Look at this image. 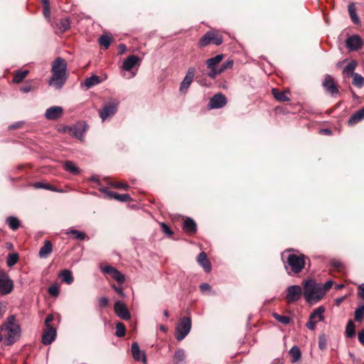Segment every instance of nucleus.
<instances>
[{"label":"nucleus","mask_w":364,"mask_h":364,"mask_svg":"<svg viewBox=\"0 0 364 364\" xmlns=\"http://www.w3.org/2000/svg\"><path fill=\"white\" fill-rule=\"evenodd\" d=\"M118 102L113 101L103 106L99 111L100 117L103 122L105 121L107 118L115 114L118 109Z\"/></svg>","instance_id":"10"},{"label":"nucleus","mask_w":364,"mask_h":364,"mask_svg":"<svg viewBox=\"0 0 364 364\" xmlns=\"http://www.w3.org/2000/svg\"><path fill=\"white\" fill-rule=\"evenodd\" d=\"M43 14L44 16L48 18L50 16V7H49V5L48 6H43Z\"/></svg>","instance_id":"64"},{"label":"nucleus","mask_w":364,"mask_h":364,"mask_svg":"<svg viewBox=\"0 0 364 364\" xmlns=\"http://www.w3.org/2000/svg\"><path fill=\"white\" fill-rule=\"evenodd\" d=\"M59 277L67 284H71L74 281L73 274L69 269L62 270L59 274Z\"/></svg>","instance_id":"29"},{"label":"nucleus","mask_w":364,"mask_h":364,"mask_svg":"<svg viewBox=\"0 0 364 364\" xmlns=\"http://www.w3.org/2000/svg\"><path fill=\"white\" fill-rule=\"evenodd\" d=\"M63 168L67 172L73 175H78L80 173V168L71 161H66L63 164Z\"/></svg>","instance_id":"28"},{"label":"nucleus","mask_w":364,"mask_h":364,"mask_svg":"<svg viewBox=\"0 0 364 364\" xmlns=\"http://www.w3.org/2000/svg\"><path fill=\"white\" fill-rule=\"evenodd\" d=\"M54 319V317L53 316V314H48L46 318V320H45V326L46 328H53L51 325H50V322H52Z\"/></svg>","instance_id":"57"},{"label":"nucleus","mask_w":364,"mask_h":364,"mask_svg":"<svg viewBox=\"0 0 364 364\" xmlns=\"http://www.w3.org/2000/svg\"><path fill=\"white\" fill-rule=\"evenodd\" d=\"M226 103L227 99L225 96L222 93H218L210 98L208 107L210 109H219L223 107Z\"/></svg>","instance_id":"16"},{"label":"nucleus","mask_w":364,"mask_h":364,"mask_svg":"<svg viewBox=\"0 0 364 364\" xmlns=\"http://www.w3.org/2000/svg\"><path fill=\"white\" fill-rule=\"evenodd\" d=\"M33 90V86L31 85H25L20 87V91L23 93H28Z\"/></svg>","instance_id":"59"},{"label":"nucleus","mask_w":364,"mask_h":364,"mask_svg":"<svg viewBox=\"0 0 364 364\" xmlns=\"http://www.w3.org/2000/svg\"><path fill=\"white\" fill-rule=\"evenodd\" d=\"M273 317L277 321H279V323H282V324H288L290 321H291V318L289 316H284V315H280L277 313H274L273 314Z\"/></svg>","instance_id":"44"},{"label":"nucleus","mask_w":364,"mask_h":364,"mask_svg":"<svg viewBox=\"0 0 364 364\" xmlns=\"http://www.w3.org/2000/svg\"><path fill=\"white\" fill-rule=\"evenodd\" d=\"M115 200L121 201V202H128L132 200V198L127 193H123V194L117 193Z\"/></svg>","instance_id":"49"},{"label":"nucleus","mask_w":364,"mask_h":364,"mask_svg":"<svg viewBox=\"0 0 364 364\" xmlns=\"http://www.w3.org/2000/svg\"><path fill=\"white\" fill-rule=\"evenodd\" d=\"M48 292L50 295L57 296L59 294L58 287L56 286H51L48 288Z\"/></svg>","instance_id":"55"},{"label":"nucleus","mask_w":364,"mask_h":364,"mask_svg":"<svg viewBox=\"0 0 364 364\" xmlns=\"http://www.w3.org/2000/svg\"><path fill=\"white\" fill-rule=\"evenodd\" d=\"M289 355L292 363H295L299 360L301 358V353L299 348L296 346H294L289 351Z\"/></svg>","instance_id":"31"},{"label":"nucleus","mask_w":364,"mask_h":364,"mask_svg":"<svg viewBox=\"0 0 364 364\" xmlns=\"http://www.w3.org/2000/svg\"><path fill=\"white\" fill-rule=\"evenodd\" d=\"M131 350L133 358L136 361H143L144 363L146 362V355L144 352L140 350L139 346L136 342L132 343Z\"/></svg>","instance_id":"21"},{"label":"nucleus","mask_w":364,"mask_h":364,"mask_svg":"<svg viewBox=\"0 0 364 364\" xmlns=\"http://www.w3.org/2000/svg\"><path fill=\"white\" fill-rule=\"evenodd\" d=\"M115 328H116L115 335L117 337H119V338L123 337L125 335L126 328H125L124 325L122 323L118 322L116 324Z\"/></svg>","instance_id":"45"},{"label":"nucleus","mask_w":364,"mask_h":364,"mask_svg":"<svg viewBox=\"0 0 364 364\" xmlns=\"http://www.w3.org/2000/svg\"><path fill=\"white\" fill-rule=\"evenodd\" d=\"M196 74V68L194 67L188 68L187 73L181 82L180 91L182 92H186L190 85H191Z\"/></svg>","instance_id":"13"},{"label":"nucleus","mask_w":364,"mask_h":364,"mask_svg":"<svg viewBox=\"0 0 364 364\" xmlns=\"http://www.w3.org/2000/svg\"><path fill=\"white\" fill-rule=\"evenodd\" d=\"M322 85L325 91L328 93H330L333 97L337 95L339 92L338 88L336 85L334 80L328 74H326L324 75V80L322 82Z\"/></svg>","instance_id":"11"},{"label":"nucleus","mask_w":364,"mask_h":364,"mask_svg":"<svg viewBox=\"0 0 364 364\" xmlns=\"http://www.w3.org/2000/svg\"><path fill=\"white\" fill-rule=\"evenodd\" d=\"M286 299L288 304H291L298 301L301 298L304 291L299 285H291L287 288Z\"/></svg>","instance_id":"9"},{"label":"nucleus","mask_w":364,"mask_h":364,"mask_svg":"<svg viewBox=\"0 0 364 364\" xmlns=\"http://www.w3.org/2000/svg\"><path fill=\"white\" fill-rule=\"evenodd\" d=\"M197 262L200 266L203 267L205 272H210L211 271L212 265L205 252H201L199 253L197 257Z\"/></svg>","instance_id":"20"},{"label":"nucleus","mask_w":364,"mask_h":364,"mask_svg":"<svg viewBox=\"0 0 364 364\" xmlns=\"http://www.w3.org/2000/svg\"><path fill=\"white\" fill-rule=\"evenodd\" d=\"M183 230L189 234H195L197 232V225L192 218H187L183 222Z\"/></svg>","instance_id":"23"},{"label":"nucleus","mask_w":364,"mask_h":364,"mask_svg":"<svg viewBox=\"0 0 364 364\" xmlns=\"http://www.w3.org/2000/svg\"><path fill=\"white\" fill-rule=\"evenodd\" d=\"M29 71L28 70H17L14 73V75L13 77V82L14 83L18 84L23 81V80L27 76Z\"/></svg>","instance_id":"30"},{"label":"nucleus","mask_w":364,"mask_h":364,"mask_svg":"<svg viewBox=\"0 0 364 364\" xmlns=\"http://www.w3.org/2000/svg\"><path fill=\"white\" fill-rule=\"evenodd\" d=\"M355 324L352 320H349L346 327V336L347 338H353L355 334Z\"/></svg>","instance_id":"35"},{"label":"nucleus","mask_w":364,"mask_h":364,"mask_svg":"<svg viewBox=\"0 0 364 364\" xmlns=\"http://www.w3.org/2000/svg\"><path fill=\"white\" fill-rule=\"evenodd\" d=\"M351 77H353L352 84L354 86L358 88H361L364 86V77L361 75L356 73Z\"/></svg>","instance_id":"37"},{"label":"nucleus","mask_w":364,"mask_h":364,"mask_svg":"<svg viewBox=\"0 0 364 364\" xmlns=\"http://www.w3.org/2000/svg\"><path fill=\"white\" fill-rule=\"evenodd\" d=\"M316 321H313V319H311V318L309 317V321L306 323V326L308 329L314 331L316 328Z\"/></svg>","instance_id":"58"},{"label":"nucleus","mask_w":364,"mask_h":364,"mask_svg":"<svg viewBox=\"0 0 364 364\" xmlns=\"http://www.w3.org/2000/svg\"><path fill=\"white\" fill-rule=\"evenodd\" d=\"M358 338L359 342L364 346V329L358 332Z\"/></svg>","instance_id":"63"},{"label":"nucleus","mask_w":364,"mask_h":364,"mask_svg":"<svg viewBox=\"0 0 364 364\" xmlns=\"http://www.w3.org/2000/svg\"><path fill=\"white\" fill-rule=\"evenodd\" d=\"M223 43V38L221 35L217 34L213 31H207L199 40L198 47L200 48H205L210 44L220 46Z\"/></svg>","instance_id":"5"},{"label":"nucleus","mask_w":364,"mask_h":364,"mask_svg":"<svg viewBox=\"0 0 364 364\" xmlns=\"http://www.w3.org/2000/svg\"><path fill=\"white\" fill-rule=\"evenodd\" d=\"M161 227L162 231L168 235V236H171L173 234V232L171 230V229L164 223H161Z\"/></svg>","instance_id":"53"},{"label":"nucleus","mask_w":364,"mask_h":364,"mask_svg":"<svg viewBox=\"0 0 364 364\" xmlns=\"http://www.w3.org/2000/svg\"><path fill=\"white\" fill-rule=\"evenodd\" d=\"M304 296L307 303L315 304L323 296V291L320 284H316L314 280L309 279L304 284Z\"/></svg>","instance_id":"4"},{"label":"nucleus","mask_w":364,"mask_h":364,"mask_svg":"<svg viewBox=\"0 0 364 364\" xmlns=\"http://www.w3.org/2000/svg\"><path fill=\"white\" fill-rule=\"evenodd\" d=\"M53 251V245L50 240H46L41 247L38 255L41 258H46Z\"/></svg>","instance_id":"24"},{"label":"nucleus","mask_w":364,"mask_h":364,"mask_svg":"<svg viewBox=\"0 0 364 364\" xmlns=\"http://www.w3.org/2000/svg\"><path fill=\"white\" fill-rule=\"evenodd\" d=\"M210 288H211V287L208 283H202L200 285V289L201 292H205L208 290H210Z\"/></svg>","instance_id":"62"},{"label":"nucleus","mask_w":364,"mask_h":364,"mask_svg":"<svg viewBox=\"0 0 364 364\" xmlns=\"http://www.w3.org/2000/svg\"><path fill=\"white\" fill-rule=\"evenodd\" d=\"M333 282L331 280L326 282L321 287V289L323 291V295L328 291L332 287Z\"/></svg>","instance_id":"54"},{"label":"nucleus","mask_w":364,"mask_h":364,"mask_svg":"<svg viewBox=\"0 0 364 364\" xmlns=\"http://www.w3.org/2000/svg\"><path fill=\"white\" fill-rule=\"evenodd\" d=\"M140 59L137 55H131L128 56L122 63V69L130 71L139 62Z\"/></svg>","instance_id":"19"},{"label":"nucleus","mask_w":364,"mask_h":364,"mask_svg":"<svg viewBox=\"0 0 364 364\" xmlns=\"http://www.w3.org/2000/svg\"><path fill=\"white\" fill-rule=\"evenodd\" d=\"M63 109L60 106H53L48 108L45 112V117L49 120H56L63 114Z\"/></svg>","instance_id":"18"},{"label":"nucleus","mask_w":364,"mask_h":364,"mask_svg":"<svg viewBox=\"0 0 364 364\" xmlns=\"http://www.w3.org/2000/svg\"><path fill=\"white\" fill-rule=\"evenodd\" d=\"M191 329V317H183L180 319L176 328V338L178 341H182L189 333Z\"/></svg>","instance_id":"6"},{"label":"nucleus","mask_w":364,"mask_h":364,"mask_svg":"<svg viewBox=\"0 0 364 364\" xmlns=\"http://www.w3.org/2000/svg\"><path fill=\"white\" fill-rule=\"evenodd\" d=\"M224 58L223 54L217 55L215 57L210 58L208 59L205 62L208 68L209 69V72L208 73V77L211 79H215L217 75H219L218 69H219V63Z\"/></svg>","instance_id":"7"},{"label":"nucleus","mask_w":364,"mask_h":364,"mask_svg":"<svg viewBox=\"0 0 364 364\" xmlns=\"http://www.w3.org/2000/svg\"><path fill=\"white\" fill-rule=\"evenodd\" d=\"M70 27V21L68 18L61 19L59 28L62 32L68 31Z\"/></svg>","instance_id":"47"},{"label":"nucleus","mask_w":364,"mask_h":364,"mask_svg":"<svg viewBox=\"0 0 364 364\" xmlns=\"http://www.w3.org/2000/svg\"><path fill=\"white\" fill-rule=\"evenodd\" d=\"M324 308L323 306H319L310 315L311 319H314V318H318L319 321H323L324 320L323 316Z\"/></svg>","instance_id":"38"},{"label":"nucleus","mask_w":364,"mask_h":364,"mask_svg":"<svg viewBox=\"0 0 364 364\" xmlns=\"http://www.w3.org/2000/svg\"><path fill=\"white\" fill-rule=\"evenodd\" d=\"M364 318V305L359 306L355 311V321L362 322Z\"/></svg>","instance_id":"40"},{"label":"nucleus","mask_w":364,"mask_h":364,"mask_svg":"<svg viewBox=\"0 0 364 364\" xmlns=\"http://www.w3.org/2000/svg\"><path fill=\"white\" fill-rule=\"evenodd\" d=\"M67 62L60 57L57 58L52 63L51 77L48 83L50 87L56 90H61L68 79Z\"/></svg>","instance_id":"2"},{"label":"nucleus","mask_w":364,"mask_h":364,"mask_svg":"<svg viewBox=\"0 0 364 364\" xmlns=\"http://www.w3.org/2000/svg\"><path fill=\"white\" fill-rule=\"evenodd\" d=\"M4 330L6 332L5 343L6 346H12L20 338L21 329L20 325L16 323L15 315H10L6 321L0 326V331Z\"/></svg>","instance_id":"3"},{"label":"nucleus","mask_w":364,"mask_h":364,"mask_svg":"<svg viewBox=\"0 0 364 364\" xmlns=\"http://www.w3.org/2000/svg\"><path fill=\"white\" fill-rule=\"evenodd\" d=\"M186 359V354L185 351L182 348L177 349L173 355V364H184Z\"/></svg>","instance_id":"27"},{"label":"nucleus","mask_w":364,"mask_h":364,"mask_svg":"<svg viewBox=\"0 0 364 364\" xmlns=\"http://www.w3.org/2000/svg\"><path fill=\"white\" fill-rule=\"evenodd\" d=\"M18 253H12L9 254L7 257L6 264L8 267H13L16 264L18 260Z\"/></svg>","instance_id":"42"},{"label":"nucleus","mask_w":364,"mask_h":364,"mask_svg":"<svg viewBox=\"0 0 364 364\" xmlns=\"http://www.w3.org/2000/svg\"><path fill=\"white\" fill-rule=\"evenodd\" d=\"M112 288H113V289H114L116 292H117V293L119 294V296H120L121 297H122V298H124V297H125V296H126V295H125V294H124V291H123V289H122V287H117L116 285H112Z\"/></svg>","instance_id":"60"},{"label":"nucleus","mask_w":364,"mask_h":364,"mask_svg":"<svg viewBox=\"0 0 364 364\" xmlns=\"http://www.w3.org/2000/svg\"><path fill=\"white\" fill-rule=\"evenodd\" d=\"M101 191L105 193L109 199H115L116 195L117 193L112 191H108L106 188H101Z\"/></svg>","instance_id":"52"},{"label":"nucleus","mask_w":364,"mask_h":364,"mask_svg":"<svg viewBox=\"0 0 364 364\" xmlns=\"http://www.w3.org/2000/svg\"><path fill=\"white\" fill-rule=\"evenodd\" d=\"M87 127L88 126L85 122H80L72 127H68V129L70 135L80 139L83 137Z\"/></svg>","instance_id":"12"},{"label":"nucleus","mask_w":364,"mask_h":364,"mask_svg":"<svg viewBox=\"0 0 364 364\" xmlns=\"http://www.w3.org/2000/svg\"><path fill=\"white\" fill-rule=\"evenodd\" d=\"M6 223L12 230H17L20 226V220L14 216L8 217Z\"/></svg>","instance_id":"32"},{"label":"nucleus","mask_w":364,"mask_h":364,"mask_svg":"<svg viewBox=\"0 0 364 364\" xmlns=\"http://www.w3.org/2000/svg\"><path fill=\"white\" fill-rule=\"evenodd\" d=\"M358 294L363 300H364V284H362L358 287Z\"/></svg>","instance_id":"61"},{"label":"nucleus","mask_w":364,"mask_h":364,"mask_svg":"<svg viewBox=\"0 0 364 364\" xmlns=\"http://www.w3.org/2000/svg\"><path fill=\"white\" fill-rule=\"evenodd\" d=\"M33 187L37 189L43 188V189L55 191V192H61L62 191L61 190H58V188H56L55 187L53 186L52 185H50L49 183H44L42 182H36V183H33Z\"/></svg>","instance_id":"36"},{"label":"nucleus","mask_w":364,"mask_h":364,"mask_svg":"<svg viewBox=\"0 0 364 364\" xmlns=\"http://www.w3.org/2000/svg\"><path fill=\"white\" fill-rule=\"evenodd\" d=\"M66 234H72L75 236V238L78 240H84L87 237L86 234L84 232H81L75 229H70Z\"/></svg>","instance_id":"39"},{"label":"nucleus","mask_w":364,"mask_h":364,"mask_svg":"<svg viewBox=\"0 0 364 364\" xmlns=\"http://www.w3.org/2000/svg\"><path fill=\"white\" fill-rule=\"evenodd\" d=\"M274 97L279 102H288L290 98L288 97L289 92L287 91H279L276 88L272 90Z\"/></svg>","instance_id":"26"},{"label":"nucleus","mask_w":364,"mask_h":364,"mask_svg":"<svg viewBox=\"0 0 364 364\" xmlns=\"http://www.w3.org/2000/svg\"><path fill=\"white\" fill-rule=\"evenodd\" d=\"M348 10L352 21L355 24H358L360 23V19L356 14V11L353 3H350L348 4Z\"/></svg>","instance_id":"34"},{"label":"nucleus","mask_w":364,"mask_h":364,"mask_svg":"<svg viewBox=\"0 0 364 364\" xmlns=\"http://www.w3.org/2000/svg\"><path fill=\"white\" fill-rule=\"evenodd\" d=\"M110 185L114 188H122L127 190L129 188V185L127 183H121V182H112Z\"/></svg>","instance_id":"51"},{"label":"nucleus","mask_w":364,"mask_h":364,"mask_svg":"<svg viewBox=\"0 0 364 364\" xmlns=\"http://www.w3.org/2000/svg\"><path fill=\"white\" fill-rule=\"evenodd\" d=\"M57 336L55 328H46L42 335L41 342L43 345L48 346L53 343Z\"/></svg>","instance_id":"17"},{"label":"nucleus","mask_w":364,"mask_h":364,"mask_svg":"<svg viewBox=\"0 0 364 364\" xmlns=\"http://www.w3.org/2000/svg\"><path fill=\"white\" fill-rule=\"evenodd\" d=\"M363 42L358 35H353L348 37L346 42V46L350 51H356L363 47Z\"/></svg>","instance_id":"15"},{"label":"nucleus","mask_w":364,"mask_h":364,"mask_svg":"<svg viewBox=\"0 0 364 364\" xmlns=\"http://www.w3.org/2000/svg\"><path fill=\"white\" fill-rule=\"evenodd\" d=\"M101 79L99 76L96 75H92V76L87 77L84 82L81 83L82 87H85L87 89H89L93 86H95L101 82Z\"/></svg>","instance_id":"25"},{"label":"nucleus","mask_w":364,"mask_h":364,"mask_svg":"<svg viewBox=\"0 0 364 364\" xmlns=\"http://www.w3.org/2000/svg\"><path fill=\"white\" fill-rule=\"evenodd\" d=\"M112 39L108 35H102L99 38V43L105 49H107L111 43Z\"/></svg>","instance_id":"41"},{"label":"nucleus","mask_w":364,"mask_h":364,"mask_svg":"<svg viewBox=\"0 0 364 364\" xmlns=\"http://www.w3.org/2000/svg\"><path fill=\"white\" fill-rule=\"evenodd\" d=\"M364 119V106L353 113L348 120V126H353Z\"/></svg>","instance_id":"22"},{"label":"nucleus","mask_w":364,"mask_h":364,"mask_svg":"<svg viewBox=\"0 0 364 364\" xmlns=\"http://www.w3.org/2000/svg\"><path fill=\"white\" fill-rule=\"evenodd\" d=\"M115 270H116V268L111 265H106L102 268V272L104 274H109L111 277L112 276V274Z\"/></svg>","instance_id":"50"},{"label":"nucleus","mask_w":364,"mask_h":364,"mask_svg":"<svg viewBox=\"0 0 364 364\" xmlns=\"http://www.w3.org/2000/svg\"><path fill=\"white\" fill-rule=\"evenodd\" d=\"M357 63L355 60H351L348 65L343 68V73L348 77L353 76L355 73L354 72Z\"/></svg>","instance_id":"33"},{"label":"nucleus","mask_w":364,"mask_h":364,"mask_svg":"<svg viewBox=\"0 0 364 364\" xmlns=\"http://www.w3.org/2000/svg\"><path fill=\"white\" fill-rule=\"evenodd\" d=\"M233 65V61L232 60H228L224 62L218 69L219 75L221 74L223 72H224L227 69L232 68Z\"/></svg>","instance_id":"48"},{"label":"nucleus","mask_w":364,"mask_h":364,"mask_svg":"<svg viewBox=\"0 0 364 364\" xmlns=\"http://www.w3.org/2000/svg\"><path fill=\"white\" fill-rule=\"evenodd\" d=\"M14 289V282L8 274L3 269L0 270V293L3 295L9 294Z\"/></svg>","instance_id":"8"},{"label":"nucleus","mask_w":364,"mask_h":364,"mask_svg":"<svg viewBox=\"0 0 364 364\" xmlns=\"http://www.w3.org/2000/svg\"><path fill=\"white\" fill-rule=\"evenodd\" d=\"M112 278L117 282L119 284H123L124 282L125 278L122 273H121L119 270L116 269V270L113 272Z\"/></svg>","instance_id":"46"},{"label":"nucleus","mask_w":364,"mask_h":364,"mask_svg":"<svg viewBox=\"0 0 364 364\" xmlns=\"http://www.w3.org/2000/svg\"><path fill=\"white\" fill-rule=\"evenodd\" d=\"M318 348L321 350L323 351L327 348V337L324 333L318 336Z\"/></svg>","instance_id":"43"},{"label":"nucleus","mask_w":364,"mask_h":364,"mask_svg":"<svg viewBox=\"0 0 364 364\" xmlns=\"http://www.w3.org/2000/svg\"><path fill=\"white\" fill-rule=\"evenodd\" d=\"M108 301H109L108 299L106 296H102V297L100 298L98 300L100 307H101V308L106 307L108 304Z\"/></svg>","instance_id":"56"},{"label":"nucleus","mask_w":364,"mask_h":364,"mask_svg":"<svg viewBox=\"0 0 364 364\" xmlns=\"http://www.w3.org/2000/svg\"><path fill=\"white\" fill-rule=\"evenodd\" d=\"M293 249L285 250L282 254L284 268L289 276L299 274L306 265L308 257L304 254H294Z\"/></svg>","instance_id":"1"},{"label":"nucleus","mask_w":364,"mask_h":364,"mask_svg":"<svg viewBox=\"0 0 364 364\" xmlns=\"http://www.w3.org/2000/svg\"><path fill=\"white\" fill-rule=\"evenodd\" d=\"M114 310L115 314L120 318L128 321L131 318L130 313L125 306V304L121 301H117L114 305Z\"/></svg>","instance_id":"14"}]
</instances>
